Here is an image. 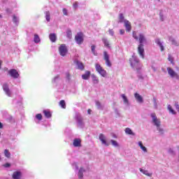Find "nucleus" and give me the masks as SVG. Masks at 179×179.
I'll return each instance as SVG.
<instances>
[{
    "label": "nucleus",
    "instance_id": "nucleus-1",
    "mask_svg": "<svg viewBox=\"0 0 179 179\" xmlns=\"http://www.w3.org/2000/svg\"><path fill=\"white\" fill-rule=\"evenodd\" d=\"M133 37L134 38H135V40L139 41L140 45L138 47V52L139 54V55L141 56V57L143 59L145 58V49L143 48V42L146 41V38H145V36H143V34H140L138 37L136 35V32L134 31L133 32Z\"/></svg>",
    "mask_w": 179,
    "mask_h": 179
},
{
    "label": "nucleus",
    "instance_id": "nucleus-2",
    "mask_svg": "<svg viewBox=\"0 0 179 179\" xmlns=\"http://www.w3.org/2000/svg\"><path fill=\"white\" fill-rule=\"evenodd\" d=\"M130 65L132 68L136 69L138 72L142 69V64L139 63V60L136 57H132L129 59Z\"/></svg>",
    "mask_w": 179,
    "mask_h": 179
},
{
    "label": "nucleus",
    "instance_id": "nucleus-3",
    "mask_svg": "<svg viewBox=\"0 0 179 179\" xmlns=\"http://www.w3.org/2000/svg\"><path fill=\"white\" fill-rule=\"evenodd\" d=\"M95 69L99 74L102 76L103 78H106V76H107V71L104 70L99 64H95Z\"/></svg>",
    "mask_w": 179,
    "mask_h": 179
},
{
    "label": "nucleus",
    "instance_id": "nucleus-4",
    "mask_svg": "<svg viewBox=\"0 0 179 179\" xmlns=\"http://www.w3.org/2000/svg\"><path fill=\"white\" fill-rule=\"evenodd\" d=\"M59 52L62 57H65L68 52V48H66V45L62 44L59 48Z\"/></svg>",
    "mask_w": 179,
    "mask_h": 179
},
{
    "label": "nucleus",
    "instance_id": "nucleus-5",
    "mask_svg": "<svg viewBox=\"0 0 179 179\" xmlns=\"http://www.w3.org/2000/svg\"><path fill=\"white\" fill-rule=\"evenodd\" d=\"M166 71L171 78H176V79H179V76L177 72H176L171 67H167Z\"/></svg>",
    "mask_w": 179,
    "mask_h": 179
},
{
    "label": "nucleus",
    "instance_id": "nucleus-6",
    "mask_svg": "<svg viewBox=\"0 0 179 179\" xmlns=\"http://www.w3.org/2000/svg\"><path fill=\"white\" fill-rule=\"evenodd\" d=\"M83 33L82 32H78L76 36H75V41L77 43V44H82L83 43Z\"/></svg>",
    "mask_w": 179,
    "mask_h": 179
},
{
    "label": "nucleus",
    "instance_id": "nucleus-7",
    "mask_svg": "<svg viewBox=\"0 0 179 179\" xmlns=\"http://www.w3.org/2000/svg\"><path fill=\"white\" fill-rule=\"evenodd\" d=\"M8 73L11 78H13V79H17L20 76L19 72H17V70L16 69H10L8 71Z\"/></svg>",
    "mask_w": 179,
    "mask_h": 179
},
{
    "label": "nucleus",
    "instance_id": "nucleus-8",
    "mask_svg": "<svg viewBox=\"0 0 179 179\" xmlns=\"http://www.w3.org/2000/svg\"><path fill=\"white\" fill-rule=\"evenodd\" d=\"M103 59L105 60V63L107 65V66L111 67V62L110 61V55H108V53L107 51L103 52Z\"/></svg>",
    "mask_w": 179,
    "mask_h": 179
},
{
    "label": "nucleus",
    "instance_id": "nucleus-9",
    "mask_svg": "<svg viewBox=\"0 0 179 179\" xmlns=\"http://www.w3.org/2000/svg\"><path fill=\"white\" fill-rule=\"evenodd\" d=\"M151 117L152 118V122H154L155 125L157 126V128H159L161 122L160 120L157 119L156 113H152Z\"/></svg>",
    "mask_w": 179,
    "mask_h": 179
},
{
    "label": "nucleus",
    "instance_id": "nucleus-10",
    "mask_svg": "<svg viewBox=\"0 0 179 179\" xmlns=\"http://www.w3.org/2000/svg\"><path fill=\"white\" fill-rule=\"evenodd\" d=\"M2 89L3 92H5L6 94H7L8 97H10L11 93H10V90H9V85H8V83L3 84Z\"/></svg>",
    "mask_w": 179,
    "mask_h": 179
},
{
    "label": "nucleus",
    "instance_id": "nucleus-11",
    "mask_svg": "<svg viewBox=\"0 0 179 179\" xmlns=\"http://www.w3.org/2000/svg\"><path fill=\"white\" fill-rule=\"evenodd\" d=\"M73 145L75 148H80L82 146V140L80 138H75Z\"/></svg>",
    "mask_w": 179,
    "mask_h": 179
},
{
    "label": "nucleus",
    "instance_id": "nucleus-12",
    "mask_svg": "<svg viewBox=\"0 0 179 179\" xmlns=\"http://www.w3.org/2000/svg\"><path fill=\"white\" fill-rule=\"evenodd\" d=\"M99 141H101L103 145H106V146H108V143H107V141L106 140V136L103 134H99Z\"/></svg>",
    "mask_w": 179,
    "mask_h": 179
},
{
    "label": "nucleus",
    "instance_id": "nucleus-13",
    "mask_svg": "<svg viewBox=\"0 0 179 179\" xmlns=\"http://www.w3.org/2000/svg\"><path fill=\"white\" fill-rule=\"evenodd\" d=\"M124 27H126V31H127L132 30V26L129 20H124Z\"/></svg>",
    "mask_w": 179,
    "mask_h": 179
},
{
    "label": "nucleus",
    "instance_id": "nucleus-14",
    "mask_svg": "<svg viewBox=\"0 0 179 179\" xmlns=\"http://www.w3.org/2000/svg\"><path fill=\"white\" fill-rule=\"evenodd\" d=\"M76 64L78 66V69H80V71H85V64H83V63L76 60Z\"/></svg>",
    "mask_w": 179,
    "mask_h": 179
},
{
    "label": "nucleus",
    "instance_id": "nucleus-15",
    "mask_svg": "<svg viewBox=\"0 0 179 179\" xmlns=\"http://www.w3.org/2000/svg\"><path fill=\"white\" fill-rule=\"evenodd\" d=\"M21 177H22V172H20V171H15L13 173V179H20Z\"/></svg>",
    "mask_w": 179,
    "mask_h": 179
},
{
    "label": "nucleus",
    "instance_id": "nucleus-16",
    "mask_svg": "<svg viewBox=\"0 0 179 179\" xmlns=\"http://www.w3.org/2000/svg\"><path fill=\"white\" fill-rule=\"evenodd\" d=\"M91 73L90 71H86L85 74L82 75V79L84 80H87L90 78Z\"/></svg>",
    "mask_w": 179,
    "mask_h": 179
},
{
    "label": "nucleus",
    "instance_id": "nucleus-17",
    "mask_svg": "<svg viewBox=\"0 0 179 179\" xmlns=\"http://www.w3.org/2000/svg\"><path fill=\"white\" fill-rule=\"evenodd\" d=\"M134 96L138 103H143V98H142V96H141L139 94L135 93Z\"/></svg>",
    "mask_w": 179,
    "mask_h": 179
},
{
    "label": "nucleus",
    "instance_id": "nucleus-18",
    "mask_svg": "<svg viewBox=\"0 0 179 179\" xmlns=\"http://www.w3.org/2000/svg\"><path fill=\"white\" fill-rule=\"evenodd\" d=\"M49 38L52 43H55L57 41V34H50Z\"/></svg>",
    "mask_w": 179,
    "mask_h": 179
},
{
    "label": "nucleus",
    "instance_id": "nucleus-19",
    "mask_svg": "<svg viewBox=\"0 0 179 179\" xmlns=\"http://www.w3.org/2000/svg\"><path fill=\"white\" fill-rule=\"evenodd\" d=\"M43 114L46 118H51L52 117L51 112L50 110H44Z\"/></svg>",
    "mask_w": 179,
    "mask_h": 179
},
{
    "label": "nucleus",
    "instance_id": "nucleus-20",
    "mask_svg": "<svg viewBox=\"0 0 179 179\" xmlns=\"http://www.w3.org/2000/svg\"><path fill=\"white\" fill-rule=\"evenodd\" d=\"M34 41L36 43V44H38L40 43V36H38V34H35L34 36Z\"/></svg>",
    "mask_w": 179,
    "mask_h": 179
},
{
    "label": "nucleus",
    "instance_id": "nucleus-21",
    "mask_svg": "<svg viewBox=\"0 0 179 179\" xmlns=\"http://www.w3.org/2000/svg\"><path fill=\"white\" fill-rule=\"evenodd\" d=\"M168 110H169V113H171L173 115H176V114H177V112H176V110H174V109H173V107H171V105H168Z\"/></svg>",
    "mask_w": 179,
    "mask_h": 179
},
{
    "label": "nucleus",
    "instance_id": "nucleus-22",
    "mask_svg": "<svg viewBox=\"0 0 179 179\" xmlns=\"http://www.w3.org/2000/svg\"><path fill=\"white\" fill-rule=\"evenodd\" d=\"M138 146L141 148V149H142L143 152H148V149H146V147L143 146L142 141L138 142Z\"/></svg>",
    "mask_w": 179,
    "mask_h": 179
},
{
    "label": "nucleus",
    "instance_id": "nucleus-23",
    "mask_svg": "<svg viewBox=\"0 0 179 179\" xmlns=\"http://www.w3.org/2000/svg\"><path fill=\"white\" fill-rule=\"evenodd\" d=\"M83 168H80L79 171H78V178H83Z\"/></svg>",
    "mask_w": 179,
    "mask_h": 179
},
{
    "label": "nucleus",
    "instance_id": "nucleus-24",
    "mask_svg": "<svg viewBox=\"0 0 179 179\" xmlns=\"http://www.w3.org/2000/svg\"><path fill=\"white\" fill-rule=\"evenodd\" d=\"M102 41L105 45V47H107V48H110V43H108V41H107L106 38H102Z\"/></svg>",
    "mask_w": 179,
    "mask_h": 179
},
{
    "label": "nucleus",
    "instance_id": "nucleus-25",
    "mask_svg": "<svg viewBox=\"0 0 179 179\" xmlns=\"http://www.w3.org/2000/svg\"><path fill=\"white\" fill-rule=\"evenodd\" d=\"M125 133L127 134V135H135L132 130L128 127L125 129Z\"/></svg>",
    "mask_w": 179,
    "mask_h": 179
},
{
    "label": "nucleus",
    "instance_id": "nucleus-26",
    "mask_svg": "<svg viewBox=\"0 0 179 179\" xmlns=\"http://www.w3.org/2000/svg\"><path fill=\"white\" fill-rule=\"evenodd\" d=\"M140 171L141 173H143L145 174V176H148V177H152V173H149V172H148V171H145L142 169H140Z\"/></svg>",
    "mask_w": 179,
    "mask_h": 179
},
{
    "label": "nucleus",
    "instance_id": "nucleus-27",
    "mask_svg": "<svg viewBox=\"0 0 179 179\" xmlns=\"http://www.w3.org/2000/svg\"><path fill=\"white\" fill-rule=\"evenodd\" d=\"M92 78L93 83L94 85H97V83H99V80L97 79V77L94 75H92Z\"/></svg>",
    "mask_w": 179,
    "mask_h": 179
},
{
    "label": "nucleus",
    "instance_id": "nucleus-28",
    "mask_svg": "<svg viewBox=\"0 0 179 179\" xmlns=\"http://www.w3.org/2000/svg\"><path fill=\"white\" fill-rule=\"evenodd\" d=\"M122 22H125V20H124V14L120 13L119 15V23H122Z\"/></svg>",
    "mask_w": 179,
    "mask_h": 179
},
{
    "label": "nucleus",
    "instance_id": "nucleus-29",
    "mask_svg": "<svg viewBox=\"0 0 179 179\" xmlns=\"http://www.w3.org/2000/svg\"><path fill=\"white\" fill-rule=\"evenodd\" d=\"M59 106H61L62 108H66V104L65 103L64 100L60 101Z\"/></svg>",
    "mask_w": 179,
    "mask_h": 179
},
{
    "label": "nucleus",
    "instance_id": "nucleus-30",
    "mask_svg": "<svg viewBox=\"0 0 179 179\" xmlns=\"http://www.w3.org/2000/svg\"><path fill=\"white\" fill-rule=\"evenodd\" d=\"M168 60L169 61V62H171V64L174 65V58H173V57H171V55H169Z\"/></svg>",
    "mask_w": 179,
    "mask_h": 179
},
{
    "label": "nucleus",
    "instance_id": "nucleus-31",
    "mask_svg": "<svg viewBox=\"0 0 179 179\" xmlns=\"http://www.w3.org/2000/svg\"><path fill=\"white\" fill-rule=\"evenodd\" d=\"M122 98L123 99L124 103H125V104H128V103H129L128 98H127L125 94H122Z\"/></svg>",
    "mask_w": 179,
    "mask_h": 179
},
{
    "label": "nucleus",
    "instance_id": "nucleus-32",
    "mask_svg": "<svg viewBox=\"0 0 179 179\" xmlns=\"http://www.w3.org/2000/svg\"><path fill=\"white\" fill-rule=\"evenodd\" d=\"M4 155H5L6 157H8V159H9L10 157V152H9L8 150H4Z\"/></svg>",
    "mask_w": 179,
    "mask_h": 179
},
{
    "label": "nucleus",
    "instance_id": "nucleus-33",
    "mask_svg": "<svg viewBox=\"0 0 179 179\" xmlns=\"http://www.w3.org/2000/svg\"><path fill=\"white\" fill-rule=\"evenodd\" d=\"M45 19H46L47 22H50V11L45 12Z\"/></svg>",
    "mask_w": 179,
    "mask_h": 179
},
{
    "label": "nucleus",
    "instance_id": "nucleus-34",
    "mask_svg": "<svg viewBox=\"0 0 179 179\" xmlns=\"http://www.w3.org/2000/svg\"><path fill=\"white\" fill-rule=\"evenodd\" d=\"M169 41L172 43V44L173 45H178V43H177L175 40H174V38H169Z\"/></svg>",
    "mask_w": 179,
    "mask_h": 179
},
{
    "label": "nucleus",
    "instance_id": "nucleus-35",
    "mask_svg": "<svg viewBox=\"0 0 179 179\" xmlns=\"http://www.w3.org/2000/svg\"><path fill=\"white\" fill-rule=\"evenodd\" d=\"M91 51L94 54V55H96V45H92L91 46Z\"/></svg>",
    "mask_w": 179,
    "mask_h": 179
},
{
    "label": "nucleus",
    "instance_id": "nucleus-36",
    "mask_svg": "<svg viewBox=\"0 0 179 179\" xmlns=\"http://www.w3.org/2000/svg\"><path fill=\"white\" fill-rule=\"evenodd\" d=\"M110 142H111L113 146H115L116 148H118L119 145H118V143L117 142V141L111 140Z\"/></svg>",
    "mask_w": 179,
    "mask_h": 179
},
{
    "label": "nucleus",
    "instance_id": "nucleus-37",
    "mask_svg": "<svg viewBox=\"0 0 179 179\" xmlns=\"http://www.w3.org/2000/svg\"><path fill=\"white\" fill-rule=\"evenodd\" d=\"M68 38H72V31L68 30L66 32Z\"/></svg>",
    "mask_w": 179,
    "mask_h": 179
},
{
    "label": "nucleus",
    "instance_id": "nucleus-38",
    "mask_svg": "<svg viewBox=\"0 0 179 179\" xmlns=\"http://www.w3.org/2000/svg\"><path fill=\"white\" fill-rule=\"evenodd\" d=\"M36 117L39 121H41L43 120V115L41 113H38L36 115Z\"/></svg>",
    "mask_w": 179,
    "mask_h": 179
},
{
    "label": "nucleus",
    "instance_id": "nucleus-39",
    "mask_svg": "<svg viewBox=\"0 0 179 179\" xmlns=\"http://www.w3.org/2000/svg\"><path fill=\"white\" fill-rule=\"evenodd\" d=\"M13 22H14V23H17L18 22L17 17H16L15 15L13 16Z\"/></svg>",
    "mask_w": 179,
    "mask_h": 179
},
{
    "label": "nucleus",
    "instance_id": "nucleus-40",
    "mask_svg": "<svg viewBox=\"0 0 179 179\" xmlns=\"http://www.w3.org/2000/svg\"><path fill=\"white\" fill-rule=\"evenodd\" d=\"M62 11L63 15H64L65 16H68V10H66V8H63Z\"/></svg>",
    "mask_w": 179,
    "mask_h": 179
},
{
    "label": "nucleus",
    "instance_id": "nucleus-41",
    "mask_svg": "<svg viewBox=\"0 0 179 179\" xmlns=\"http://www.w3.org/2000/svg\"><path fill=\"white\" fill-rule=\"evenodd\" d=\"M153 103L155 108H157V100L155 98L153 99Z\"/></svg>",
    "mask_w": 179,
    "mask_h": 179
},
{
    "label": "nucleus",
    "instance_id": "nucleus-42",
    "mask_svg": "<svg viewBox=\"0 0 179 179\" xmlns=\"http://www.w3.org/2000/svg\"><path fill=\"white\" fill-rule=\"evenodd\" d=\"M66 78L69 80L71 79V74L69 72L66 73Z\"/></svg>",
    "mask_w": 179,
    "mask_h": 179
},
{
    "label": "nucleus",
    "instance_id": "nucleus-43",
    "mask_svg": "<svg viewBox=\"0 0 179 179\" xmlns=\"http://www.w3.org/2000/svg\"><path fill=\"white\" fill-rule=\"evenodd\" d=\"M77 120L78 121L79 124H82V121H83V119H82V117H77Z\"/></svg>",
    "mask_w": 179,
    "mask_h": 179
},
{
    "label": "nucleus",
    "instance_id": "nucleus-44",
    "mask_svg": "<svg viewBox=\"0 0 179 179\" xmlns=\"http://www.w3.org/2000/svg\"><path fill=\"white\" fill-rule=\"evenodd\" d=\"M73 6L75 9H76V8H78V1H76L75 3H73Z\"/></svg>",
    "mask_w": 179,
    "mask_h": 179
},
{
    "label": "nucleus",
    "instance_id": "nucleus-45",
    "mask_svg": "<svg viewBox=\"0 0 179 179\" xmlns=\"http://www.w3.org/2000/svg\"><path fill=\"white\" fill-rule=\"evenodd\" d=\"M109 34H110V36H114V31L113 29H109Z\"/></svg>",
    "mask_w": 179,
    "mask_h": 179
},
{
    "label": "nucleus",
    "instance_id": "nucleus-46",
    "mask_svg": "<svg viewBox=\"0 0 179 179\" xmlns=\"http://www.w3.org/2000/svg\"><path fill=\"white\" fill-rule=\"evenodd\" d=\"M159 48L161 51H164V46H163V44L159 45Z\"/></svg>",
    "mask_w": 179,
    "mask_h": 179
},
{
    "label": "nucleus",
    "instance_id": "nucleus-47",
    "mask_svg": "<svg viewBox=\"0 0 179 179\" xmlns=\"http://www.w3.org/2000/svg\"><path fill=\"white\" fill-rule=\"evenodd\" d=\"M96 106L97 107H101V103H100V101H96Z\"/></svg>",
    "mask_w": 179,
    "mask_h": 179
},
{
    "label": "nucleus",
    "instance_id": "nucleus-48",
    "mask_svg": "<svg viewBox=\"0 0 179 179\" xmlns=\"http://www.w3.org/2000/svg\"><path fill=\"white\" fill-rule=\"evenodd\" d=\"M3 167L8 168V167H9V166H10V164H9V163H6V164H3Z\"/></svg>",
    "mask_w": 179,
    "mask_h": 179
},
{
    "label": "nucleus",
    "instance_id": "nucleus-49",
    "mask_svg": "<svg viewBox=\"0 0 179 179\" xmlns=\"http://www.w3.org/2000/svg\"><path fill=\"white\" fill-rule=\"evenodd\" d=\"M120 34H125V30H124V29H120Z\"/></svg>",
    "mask_w": 179,
    "mask_h": 179
},
{
    "label": "nucleus",
    "instance_id": "nucleus-50",
    "mask_svg": "<svg viewBox=\"0 0 179 179\" xmlns=\"http://www.w3.org/2000/svg\"><path fill=\"white\" fill-rule=\"evenodd\" d=\"M156 43H157L159 45H161V44H162V42L160 41V39H157V40L156 41Z\"/></svg>",
    "mask_w": 179,
    "mask_h": 179
},
{
    "label": "nucleus",
    "instance_id": "nucleus-51",
    "mask_svg": "<svg viewBox=\"0 0 179 179\" xmlns=\"http://www.w3.org/2000/svg\"><path fill=\"white\" fill-rule=\"evenodd\" d=\"M158 129V131H159V132H162V134H163V129H161L160 127H157Z\"/></svg>",
    "mask_w": 179,
    "mask_h": 179
},
{
    "label": "nucleus",
    "instance_id": "nucleus-52",
    "mask_svg": "<svg viewBox=\"0 0 179 179\" xmlns=\"http://www.w3.org/2000/svg\"><path fill=\"white\" fill-rule=\"evenodd\" d=\"M160 20H162V22L164 20V19L163 18V15H162V14L160 15Z\"/></svg>",
    "mask_w": 179,
    "mask_h": 179
},
{
    "label": "nucleus",
    "instance_id": "nucleus-53",
    "mask_svg": "<svg viewBox=\"0 0 179 179\" xmlns=\"http://www.w3.org/2000/svg\"><path fill=\"white\" fill-rule=\"evenodd\" d=\"M2 128H3V125L2 123L0 122V129H2Z\"/></svg>",
    "mask_w": 179,
    "mask_h": 179
},
{
    "label": "nucleus",
    "instance_id": "nucleus-54",
    "mask_svg": "<svg viewBox=\"0 0 179 179\" xmlns=\"http://www.w3.org/2000/svg\"><path fill=\"white\" fill-rule=\"evenodd\" d=\"M91 113H92V110H91V109H88V110H87V113H88V114H91Z\"/></svg>",
    "mask_w": 179,
    "mask_h": 179
},
{
    "label": "nucleus",
    "instance_id": "nucleus-55",
    "mask_svg": "<svg viewBox=\"0 0 179 179\" xmlns=\"http://www.w3.org/2000/svg\"><path fill=\"white\" fill-rule=\"evenodd\" d=\"M1 65H2V61L0 60V69H1Z\"/></svg>",
    "mask_w": 179,
    "mask_h": 179
},
{
    "label": "nucleus",
    "instance_id": "nucleus-56",
    "mask_svg": "<svg viewBox=\"0 0 179 179\" xmlns=\"http://www.w3.org/2000/svg\"><path fill=\"white\" fill-rule=\"evenodd\" d=\"M2 18V15H0V19Z\"/></svg>",
    "mask_w": 179,
    "mask_h": 179
},
{
    "label": "nucleus",
    "instance_id": "nucleus-57",
    "mask_svg": "<svg viewBox=\"0 0 179 179\" xmlns=\"http://www.w3.org/2000/svg\"><path fill=\"white\" fill-rule=\"evenodd\" d=\"M57 78H59V76H57Z\"/></svg>",
    "mask_w": 179,
    "mask_h": 179
},
{
    "label": "nucleus",
    "instance_id": "nucleus-58",
    "mask_svg": "<svg viewBox=\"0 0 179 179\" xmlns=\"http://www.w3.org/2000/svg\"><path fill=\"white\" fill-rule=\"evenodd\" d=\"M0 160H1V157H0Z\"/></svg>",
    "mask_w": 179,
    "mask_h": 179
}]
</instances>
